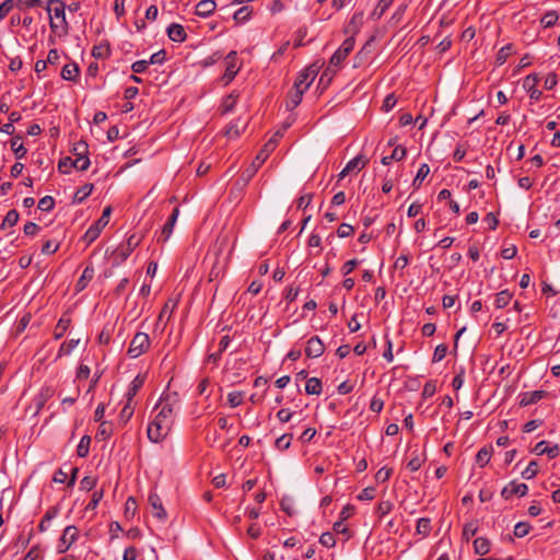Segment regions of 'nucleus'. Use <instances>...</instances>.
<instances>
[{
  "label": "nucleus",
  "mask_w": 560,
  "mask_h": 560,
  "mask_svg": "<svg viewBox=\"0 0 560 560\" xmlns=\"http://www.w3.org/2000/svg\"><path fill=\"white\" fill-rule=\"evenodd\" d=\"M250 14H252V9L249 7H247V5H245V7L240 8L234 13V20L237 23H245L250 18Z\"/></svg>",
  "instance_id": "nucleus-46"
},
{
  "label": "nucleus",
  "mask_w": 560,
  "mask_h": 560,
  "mask_svg": "<svg viewBox=\"0 0 560 560\" xmlns=\"http://www.w3.org/2000/svg\"><path fill=\"white\" fill-rule=\"evenodd\" d=\"M315 77L316 71L314 69H305L302 72H300L299 75L296 77L293 88L298 90H303V92L305 93L308 90Z\"/></svg>",
  "instance_id": "nucleus-12"
},
{
  "label": "nucleus",
  "mask_w": 560,
  "mask_h": 560,
  "mask_svg": "<svg viewBox=\"0 0 560 560\" xmlns=\"http://www.w3.org/2000/svg\"><path fill=\"white\" fill-rule=\"evenodd\" d=\"M89 153V147L88 143L84 141H79L73 147V154L75 155V160L84 161L90 160L88 156Z\"/></svg>",
  "instance_id": "nucleus-33"
},
{
  "label": "nucleus",
  "mask_w": 560,
  "mask_h": 560,
  "mask_svg": "<svg viewBox=\"0 0 560 560\" xmlns=\"http://www.w3.org/2000/svg\"><path fill=\"white\" fill-rule=\"evenodd\" d=\"M490 548H491V542L486 537H478L474 540L475 553H477L479 556H486L487 553H489Z\"/></svg>",
  "instance_id": "nucleus-27"
},
{
  "label": "nucleus",
  "mask_w": 560,
  "mask_h": 560,
  "mask_svg": "<svg viewBox=\"0 0 560 560\" xmlns=\"http://www.w3.org/2000/svg\"><path fill=\"white\" fill-rule=\"evenodd\" d=\"M354 48V38H346L330 58L329 67L339 68Z\"/></svg>",
  "instance_id": "nucleus-6"
},
{
  "label": "nucleus",
  "mask_w": 560,
  "mask_h": 560,
  "mask_svg": "<svg viewBox=\"0 0 560 560\" xmlns=\"http://www.w3.org/2000/svg\"><path fill=\"white\" fill-rule=\"evenodd\" d=\"M79 530L75 526L69 525L63 529V533L58 542V552H66L78 539Z\"/></svg>",
  "instance_id": "nucleus-7"
},
{
  "label": "nucleus",
  "mask_w": 560,
  "mask_h": 560,
  "mask_svg": "<svg viewBox=\"0 0 560 560\" xmlns=\"http://www.w3.org/2000/svg\"><path fill=\"white\" fill-rule=\"evenodd\" d=\"M101 232L97 226L92 224L82 236V241L89 246L100 236Z\"/></svg>",
  "instance_id": "nucleus-38"
},
{
  "label": "nucleus",
  "mask_w": 560,
  "mask_h": 560,
  "mask_svg": "<svg viewBox=\"0 0 560 560\" xmlns=\"http://www.w3.org/2000/svg\"><path fill=\"white\" fill-rule=\"evenodd\" d=\"M10 147H11L12 151L14 152V155L18 160L23 159L27 153L26 148L22 143L21 136L12 137L10 140Z\"/></svg>",
  "instance_id": "nucleus-23"
},
{
  "label": "nucleus",
  "mask_w": 560,
  "mask_h": 560,
  "mask_svg": "<svg viewBox=\"0 0 560 560\" xmlns=\"http://www.w3.org/2000/svg\"><path fill=\"white\" fill-rule=\"evenodd\" d=\"M112 434H113V424L110 422L102 421L98 427L96 438L105 441V440L109 439Z\"/></svg>",
  "instance_id": "nucleus-36"
},
{
  "label": "nucleus",
  "mask_w": 560,
  "mask_h": 560,
  "mask_svg": "<svg viewBox=\"0 0 560 560\" xmlns=\"http://www.w3.org/2000/svg\"><path fill=\"white\" fill-rule=\"evenodd\" d=\"M512 293L509 290L500 291L495 294L494 304L498 308L505 307L512 300Z\"/></svg>",
  "instance_id": "nucleus-35"
},
{
  "label": "nucleus",
  "mask_w": 560,
  "mask_h": 560,
  "mask_svg": "<svg viewBox=\"0 0 560 560\" xmlns=\"http://www.w3.org/2000/svg\"><path fill=\"white\" fill-rule=\"evenodd\" d=\"M65 9L66 5L61 0H48L46 10L49 14V25L51 31L59 35H66L68 33Z\"/></svg>",
  "instance_id": "nucleus-2"
},
{
  "label": "nucleus",
  "mask_w": 560,
  "mask_h": 560,
  "mask_svg": "<svg viewBox=\"0 0 560 560\" xmlns=\"http://www.w3.org/2000/svg\"><path fill=\"white\" fill-rule=\"evenodd\" d=\"M176 305H177V302H176V301H174V300H172V299H170V300L164 304L163 308L161 310L158 320L160 322V320H162L164 317L170 318V317H171V315H172V313H173V311L175 310Z\"/></svg>",
  "instance_id": "nucleus-45"
},
{
  "label": "nucleus",
  "mask_w": 560,
  "mask_h": 560,
  "mask_svg": "<svg viewBox=\"0 0 560 560\" xmlns=\"http://www.w3.org/2000/svg\"><path fill=\"white\" fill-rule=\"evenodd\" d=\"M436 392V384L434 381H428L422 389V397L429 398L432 397Z\"/></svg>",
  "instance_id": "nucleus-61"
},
{
  "label": "nucleus",
  "mask_w": 560,
  "mask_h": 560,
  "mask_svg": "<svg viewBox=\"0 0 560 560\" xmlns=\"http://www.w3.org/2000/svg\"><path fill=\"white\" fill-rule=\"evenodd\" d=\"M280 506L283 512H285L289 516L295 514L294 502L291 498H282L280 501Z\"/></svg>",
  "instance_id": "nucleus-53"
},
{
  "label": "nucleus",
  "mask_w": 560,
  "mask_h": 560,
  "mask_svg": "<svg viewBox=\"0 0 560 560\" xmlns=\"http://www.w3.org/2000/svg\"><path fill=\"white\" fill-rule=\"evenodd\" d=\"M141 236L131 234L126 243L120 244L113 253L114 265L122 264L133 252V249L140 244Z\"/></svg>",
  "instance_id": "nucleus-4"
},
{
  "label": "nucleus",
  "mask_w": 560,
  "mask_h": 560,
  "mask_svg": "<svg viewBox=\"0 0 560 560\" xmlns=\"http://www.w3.org/2000/svg\"><path fill=\"white\" fill-rule=\"evenodd\" d=\"M112 214V207H105L103 210V213L101 218L94 223L95 226H97L101 231L108 224L109 217Z\"/></svg>",
  "instance_id": "nucleus-50"
},
{
  "label": "nucleus",
  "mask_w": 560,
  "mask_h": 560,
  "mask_svg": "<svg viewBox=\"0 0 560 560\" xmlns=\"http://www.w3.org/2000/svg\"><path fill=\"white\" fill-rule=\"evenodd\" d=\"M79 342H80L79 339H70L67 342H62L59 348L57 358H61L63 355H69L73 351V349L77 348Z\"/></svg>",
  "instance_id": "nucleus-37"
},
{
  "label": "nucleus",
  "mask_w": 560,
  "mask_h": 560,
  "mask_svg": "<svg viewBox=\"0 0 560 560\" xmlns=\"http://www.w3.org/2000/svg\"><path fill=\"white\" fill-rule=\"evenodd\" d=\"M96 482H97L96 478L91 477V476H85L80 481V489L83 491H91L96 486Z\"/></svg>",
  "instance_id": "nucleus-59"
},
{
  "label": "nucleus",
  "mask_w": 560,
  "mask_h": 560,
  "mask_svg": "<svg viewBox=\"0 0 560 560\" xmlns=\"http://www.w3.org/2000/svg\"><path fill=\"white\" fill-rule=\"evenodd\" d=\"M178 215H179V208L178 207H175L171 213V215L168 217L166 223L164 224L163 229H162V232H161V235L160 237L158 238L159 242H166L172 233H173V229L175 226V223L178 219Z\"/></svg>",
  "instance_id": "nucleus-15"
},
{
  "label": "nucleus",
  "mask_w": 560,
  "mask_h": 560,
  "mask_svg": "<svg viewBox=\"0 0 560 560\" xmlns=\"http://www.w3.org/2000/svg\"><path fill=\"white\" fill-rule=\"evenodd\" d=\"M217 8L213 0H201L196 5V14L201 18L210 16Z\"/></svg>",
  "instance_id": "nucleus-20"
},
{
  "label": "nucleus",
  "mask_w": 560,
  "mask_h": 560,
  "mask_svg": "<svg viewBox=\"0 0 560 560\" xmlns=\"http://www.w3.org/2000/svg\"><path fill=\"white\" fill-rule=\"evenodd\" d=\"M303 90H298V89H294L292 91H290L289 95H288V101H287V107L288 109H294L296 106L300 105V103L302 102V97H303Z\"/></svg>",
  "instance_id": "nucleus-30"
},
{
  "label": "nucleus",
  "mask_w": 560,
  "mask_h": 560,
  "mask_svg": "<svg viewBox=\"0 0 560 560\" xmlns=\"http://www.w3.org/2000/svg\"><path fill=\"white\" fill-rule=\"evenodd\" d=\"M91 444V438L89 435H83L78 444L77 454L79 457H86L89 455Z\"/></svg>",
  "instance_id": "nucleus-39"
},
{
  "label": "nucleus",
  "mask_w": 560,
  "mask_h": 560,
  "mask_svg": "<svg viewBox=\"0 0 560 560\" xmlns=\"http://www.w3.org/2000/svg\"><path fill=\"white\" fill-rule=\"evenodd\" d=\"M538 474V463L536 460L529 462L527 467L522 471L524 479H533Z\"/></svg>",
  "instance_id": "nucleus-49"
},
{
  "label": "nucleus",
  "mask_w": 560,
  "mask_h": 560,
  "mask_svg": "<svg viewBox=\"0 0 560 560\" xmlns=\"http://www.w3.org/2000/svg\"><path fill=\"white\" fill-rule=\"evenodd\" d=\"M110 54L108 45L94 46L92 49V56L96 59L107 58Z\"/></svg>",
  "instance_id": "nucleus-52"
},
{
  "label": "nucleus",
  "mask_w": 560,
  "mask_h": 560,
  "mask_svg": "<svg viewBox=\"0 0 560 560\" xmlns=\"http://www.w3.org/2000/svg\"><path fill=\"white\" fill-rule=\"evenodd\" d=\"M276 145H277L276 139H270L264 145V148L257 154V156L252 162V164L246 170H244L243 173L241 174V179L244 182V184H247L254 177V175L257 173V171L264 164V162L268 158L269 153L276 148Z\"/></svg>",
  "instance_id": "nucleus-3"
},
{
  "label": "nucleus",
  "mask_w": 560,
  "mask_h": 560,
  "mask_svg": "<svg viewBox=\"0 0 560 560\" xmlns=\"http://www.w3.org/2000/svg\"><path fill=\"white\" fill-rule=\"evenodd\" d=\"M558 19L559 16L556 11H549L541 18V24L545 27H551L557 23Z\"/></svg>",
  "instance_id": "nucleus-54"
},
{
  "label": "nucleus",
  "mask_w": 560,
  "mask_h": 560,
  "mask_svg": "<svg viewBox=\"0 0 560 560\" xmlns=\"http://www.w3.org/2000/svg\"><path fill=\"white\" fill-rule=\"evenodd\" d=\"M513 51V46L511 44H508L505 46H503L497 54V58H495V61L498 65H503L509 56L512 54Z\"/></svg>",
  "instance_id": "nucleus-44"
},
{
  "label": "nucleus",
  "mask_w": 560,
  "mask_h": 560,
  "mask_svg": "<svg viewBox=\"0 0 560 560\" xmlns=\"http://www.w3.org/2000/svg\"><path fill=\"white\" fill-rule=\"evenodd\" d=\"M323 389L322 381L317 377H311L306 381L305 392L307 395H320Z\"/></svg>",
  "instance_id": "nucleus-31"
},
{
  "label": "nucleus",
  "mask_w": 560,
  "mask_h": 560,
  "mask_svg": "<svg viewBox=\"0 0 560 560\" xmlns=\"http://www.w3.org/2000/svg\"><path fill=\"white\" fill-rule=\"evenodd\" d=\"M478 532V521L471 520L467 522L463 527L462 537L465 541H469Z\"/></svg>",
  "instance_id": "nucleus-32"
},
{
  "label": "nucleus",
  "mask_w": 560,
  "mask_h": 560,
  "mask_svg": "<svg viewBox=\"0 0 560 560\" xmlns=\"http://www.w3.org/2000/svg\"><path fill=\"white\" fill-rule=\"evenodd\" d=\"M292 438H293L292 434H289V433L282 434L280 438H278L276 440V443H275L276 447L280 451L288 450L291 445Z\"/></svg>",
  "instance_id": "nucleus-51"
},
{
  "label": "nucleus",
  "mask_w": 560,
  "mask_h": 560,
  "mask_svg": "<svg viewBox=\"0 0 560 560\" xmlns=\"http://www.w3.org/2000/svg\"><path fill=\"white\" fill-rule=\"evenodd\" d=\"M446 353H447L446 345L441 343V345L436 346L434 353H433L432 362L436 363V362L442 361L445 358Z\"/></svg>",
  "instance_id": "nucleus-58"
},
{
  "label": "nucleus",
  "mask_w": 560,
  "mask_h": 560,
  "mask_svg": "<svg viewBox=\"0 0 560 560\" xmlns=\"http://www.w3.org/2000/svg\"><path fill=\"white\" fill-rule=\"evenodd\" d=\"M319 542L327 548H331L336 545V539L331 533L327 532L320 535Z\"/></svg>",
  "instance_id": "nucleus-60"
},
{
  "label": "nucleus",
  "mask_w": 560,
  "mask_h": 560,
  "mask_svg": "<svg viewBox=\"0 0 560 560\" xmlns=\"http://www.w3.org/2000/svg\"><path fill=\"white\" fill-rule=\"evenodd\" d=\"M18 221H19V212L14 209L9 210L3 219L1 228L2 229H5L7 226L12 228L18 223Z\"/></svg>",
  "instance_id": "nucleus-40"
},
{
  "label": "nucleus",
  "mask_w": 560,
  "mask_h": 560,
  "mask_svg": "<svg viewBox=\"0 0 560 560\" xmlns=\"http://www.w3.org/2000/svg\"><path fill=\"white\" fill-rule=\"evenodd\" d=\"M548 395L546 390L524 392L520 394V406L526 407L538 402Z\"/></svg>",
  "instance_id": "nucleus-17"
},
{
  "label": "nucleus",
  "mask_w": 560,
  "mask_h": 560,
  "mask_svg": "<svg viewBox=\"0 0 560 560\" xmlns=\"http://www.w3.org/2000/svg\"><path fill=\"white\" fill-rule=\"evenodd\" d=\"M354 232V229L352 225L350 224H347V223H342L338 230H337V235L341 238L343 237H348L350 235H352Z\"/></svg>",
  "instance_id": "nucleus-63"
},
{
  "label": "nucleus",
  "mask_w": 560,
  "mask_h": 560,
  "mask_svg": "<svg viewBox=\"0 0 560 560\" xmlns=\"http://www.w3.org/2000/svg\"><path fill=\"white\" fill-rule=\"evenodd\" d=\"M93 188V184H85L80 187L73 196V203H82L92 194Z\"/></svg>",
  "instance_id": "nucleus-29"
},
{
  "label": "nucleus",
  "mask_w": 560,
  "mask_h": 560,
  "mask_svg": "<svg viewBox=\"0 0 560 560\" xmlns=\"http://www.w3.org/2000/svg\"><path fill=\"white\" fill-rule=\"evenodd\" d=\"M94 276V268L92 266H86L77 281L75 290L82 291L86 288L88 283L93 279Z\"/></svg>",
  "instance_id": "nucleus-24"
},
{
  "label": "nucleus",
  "mask_w": 560,
  "mask_h": 560,
  "mask_svg": "<svg viewBox=\"0 0 560 560\" xmlns=\"http://www.w3.org/2000/svg\"><path fill=\"white\" fill-rule=\"evenodd\" d=\"M176 399L171 400V397L161 398L156 404L155 409L158 413L148 425V438L153 443L163 441L170 433L174 423V407Z\"/></svg>",
  "instance_id": "nucleus-1"
},
{
  "label": "nucleus",
  "mask_w": 560,
  "mask_h": 560,
  "mask_svg": "<svg viewBox=\"0 0 560 560\" xmlns=\"http://www.w3.org/2000/svg\"><path fill=\"white\" fill-rule=\"evenodd\" d=\"M149 505L152 509V514L159 521L164 522L167 518V513L163 508L162 500L158 493L151 492L148 498Z\"/></svg>",
  "instance_id": "nucleus-13"
},
{
  "label": "nucleus",
  "mask_w": 560,
  "mask_h": 560,
  "mask_svg": "<svg viewBox=\"0 0 560 560\" xmlns=\"http://www.w3.org/2000/svg\"><path fill=\"white\" fill-rule=\"evenodd\" d=\"M37 207L42 211H50L55 207V200L51 196H45L39 199Z\"/></svg>",
  "instance_id": "nucleus-55"
},
{
  "label": "nucleus",
  "mask_w": 560,
  "mask_h": 560,
  "mask_svg": "<svg viewBox=\"0 0 560 560\" xmlns=\"http://www.w3.org/2000/svg\"><path fill=\"white\" fill-rule=\"evenodd\" d=\"M60 512V508L59 505H54V506H50L45 515L43 516L42 521L39 522L38 524V529L39 532L44 533L47 530L48 528V525H49V522L51 520H54L55 517H57V515L59 514Z\"/></svg>",
  "instance_id": "nucleus-21"
},
{
  "label": "nucleus",
  "mask_w": 560,
  "mask_h": 560,
  "mask_svg": "<svg viewBox=\"0 0 560 560\" xmlns=\"http://www.w3.org/2000/svg\"><path fill=\"white\" fill-rule=\"evenodd\" d=\"M145 382V375L138 374L130 383L125 398L128 401H132L137 393L142 388Z\"/></svg>",
  "instance_id": "nucleus-19"
},
{
  "label": "nucleus",
  "mask_w": 560,
  "mask_h": 560,
  "mask_svg": "<svg viewBox=\"0 0 560 560\" xmlns=\"http://www.w3.org/2000/svg\"><path fill=\"white\" fill-rule=\"evenodd\" d=\"M417 533L423 536H428L431 532V521L427 517H421L417 522Z\"/></svg>",
  "instance_id": "nucleus-43"
},
{
  "label": "nucleus",
  "mask_w": 560,
  "mask_h": 560,
  "mask_svg": "<svg viewBox=\"0 0 560 560\" xmlns=\"http://www.w3.org/2000/svg\"><path fill=\"white\" fill-rule=\"evenodd\" d=\"M492 451V446L481 447L476 455L477 465H479L481 468L485 467L490 462Z\"/></svg>",
  "instance_id": "nucleus-28"
},
{
  "label": "nucleus",
  "mask_w": 560,
  "mask_h": 560,
  "mask_svg": "<svg viewBox=\"0 0 560 560\" xmlns=\"http://www.w3.org/2000/svg\"><path fill=\"white\" fill-rule=\"evenodd\" d=\"M532 526L529 523L527 522H518L515 526H514V536L517 537V538H522V537H525L529 530H530Z\"/></svg>",
  "instance_id": "nucleus-48"
},
{
  "label": "nucleus",
  "mask_w": 560,
  "mask_h": 560,
  "mask_svg": "<svg viewBox=\"0 0 560 560\" xmlns=\"http://www.w3.org/2000/svg\"><path fill=\"white\" fill-rule=\"evenodd\" d=\"M70 325L71 318L66 315H62L55 327L54 338L61 339L66 331L69 329Z\"/></svg>",
  "instance_id": "nucleus-25"
},
{
  "label": "nucleus",
  "mask_w": 560,
  "mask_h": 560,
  "mask_svg": "<svg viewBox=\"0 0 560 560\" xmlns=\"http://www.w3.org/2000/svg\"><path fill=\"white\" fill-rule=\"evenodd\" d=\"M536 455H547L550 459H553L559 456V446L558 444H553L549 446L546 441L538 442L534 448L532 450Z\"/></svg>",
  "instance_id": "nucleus-16"
},
{
  "label": "nucleus",
  "mask_w": 560,
  "mask_h": 560,
  "mask_svg": "<svg viewBox=\"0 0 560 560\" xmlns=\"http://www.w3.org/2000/svg\"><path fill=\"white\" fill-rule=\"evenodd\" d=\"M151 340L149 335L139 331L132 337L127 353L130 358L137 359L149 350Z\"/></svg>",
  "instance_id": "nucleus-5"
},
{
  "label": "nucleus",
  "mask_w": 560,
  "mask_h": 560,
  "mask_svg": "<svg viewBox=\"0 0 560 560\" xmlns=\"http://www.w3.org/2000/svg\"><path fill=\"white\" fill-rule=\"evenodd\" d=\"M42 551L38 546H33L24 557V560H42Z\"/></svg>",
  "instance_id": "nucleus-64"
},
{
  "label": "nucleus",
  "mask_w": 560,
  "mask_h": 560,
  "mask_svg": "<svg viewBox=\"0 0 560 560\" xmlns=\"http://www.w3.org/2000/svg\"><path fill=\"white\" fill-rule=\"evenodd\" d=\"M90 166V160H75V159H72L71 156H65L62 159H60L59 163H58V170L61 172V173H65V174H68L70 173L71 168H75L78 171H86Z\"/></svg>",
  "instance_id": "nucleus-8"
},
{
  "label": "nucleus",
  "mask_w": 560,
  "mask_h": 560,
  "mask_svg": "<svg viewBox=\"0 0 560 560\" xmlns=\"http://www.w3.org/2000/svg\"><path fill=\"white\" fill-rule=\"evenodd\" d=\"M166 52L164 49H161L153 55H151L149 61V65H162L165 61Z\"/></svg>",
  "instance_id": "nucleus-62"
},
{
  "label": "nucleus",
  "mask_w": 560,
  "mask_h": 560,
  "mask_svg": "<svg viewBox=\"0 0 560 560\" xmlns=\"http://www.w3.org/2000/svg\"><path fill=\"white\" fill-rule=\"evenodd\" d=\"M167 36L172 42L183 43L187 38V34L185 28L178 23H172L167 30Z\"/></svg>",
  "instance_id": "nucleus-18"
},
{
  "label": "nucleus",
  "mask_w": 560,
  "mask_h": 560,
  "mask_svg": "<svg viewBox=\"0 0 560 560\" xmlns=\"http://www.w3.org/2000/svg\"><path fill=\"white\" fill-rule=\"evenodd\" d=\"M369 163V160L364 155H357L351 159L346 165V172H360Z\"/></svg>",
  "instance_id": "nucleus-26"
},
{
  "label": "nucleus",
  "mask_w": 560,
  "mask_h": 560,
  "mask_svg": "<svg viewBox=\"0 0 560 560\" xmlns=\"http://www.w3.org/2000/svg\"><path fill=\"white\" fill-rule=\"evenodd\" d=\"M538 82L539 77L536 73H530L523 80V89L528 93L532 102H538L542 96V92L537 89Z\"/></svg>",
  "instance_id": "nucleus-9"
},
{
  "label": "nucleus",
  "mask_w": 560,
  "mask_h": 560,
  "mask_svg": "<svg viewBox=\"0 0 560 560\" xmlns=\"http://www.w3.org/2000/svg\"><path fill=\"white\" fill-rule=\"evenodd\" d=\"M243 401L242 392H231L228 394V402L232 408L240 406Z\"/></svg>",
  "instance_id": "nucleus-57"
},
{
  "label": "nucleus",
  "mask_w": 560,
  "mask_h": 560,
  "mask_svg": "<svg viewBox=\"0 0 560 560\" xmlns=\"http://www.w3.org/2000/svg\"><path fill=\"white\" fill-rule=\"evenodd\" d=\"M60 242L55 240H47L44 242L42 246V254L44 255H51L56 253L59 249Z\"/></svg>",
  "instance_id": "nucleus-47"
},
{
  "label": "nucleus",
  "mask_w": 560,
  "mask_h": 560,
  "mask_svg": "<svg viewBox=\"0 0 560 560\" xmlns=\"http://www.w3.org/2000/svg\"><path fill=\"white\" fill-rule=\"evenodd\" d=\"M236 100L237 95H235L234 93L229 94L222 103L223 113L232 112L233 108L235 107Z\"/></svg>",
  "instance_id": "nucleus-56"
},
{
  "label": "nucleus",
  "mask_w": 560,
  "mask_h": 560,
  "mask_svg": "<svg viewBox=\"0 0 560 560\" xmlns=\"http://www.w3.org/2000/svg\"><path fill=\"white\" fill-rule=\"evenodd\" d=\"M325 351V346L318 336L311 337L306 342L305 355L311 359L319 358Z\"/></svg>",
  "instance_id": "nucleus-11"
},
{
  "label": "nucleus",
  "mask_w": 560,
  "mask_h": 560,
  "mask_svg": "<svg viewBox=\"0 0 560 560\" xmlns=\"http://www.w3.org/2000/svg\"><path fill=\"white\" fill-rule=\"evenodd\" d=\"M236 52L231 51L228 54L224 60L225 70L222 75V81L224 82V85H228L232 80L235 78V75L238 72V68L236 66Z\"/></svg>",
  "instance_id": "nucleus-10"
},
{
  "label": "nucleus",
  "mask_w": 560,
  "mask_h": 560,
  "mask_svg": "<svg viewBox=\"0 0 560 560\" xmlns=\"http://www.w3.org/2000/svg\"><path fill=\"white\" fill-rule=\"evenodd\" d=\"M133 412L135 406L132 405V401L126 400L125 406L120 410L119 418L124 423H127L131 419Z\"/></svg>",
  "instance_id": "nucleus-41"
},
{
  "label": "nucleus",
  "mask_w": 560,
  "mask_h": 560,
  "mask_svg": "<svg viewBox=\"0 0 560 560\" xmlns=\"http://www.w3.org/2000/svg\"><path fill=\"white\" fill-rule=\"evenodd\" d=\"M79 73L80 69L75 62L67 63L61 69V78L67 81H75Z\"/></svg>",
  "instance_id": "nucleus-22"
},
{
  "label": "nucleus",
  "mask_w": 560,
  "mask_h": 560,
  "mask_svg": "<svg viewBox=\"0 0 560 560\" xmlns=\"http://www.w3.org/2000/svg\"><path fill=\"white\" fill-rule=\"evenodd\" d=\"M429 173H430L429 165L427 163L421 164L417 172V175L412 182V186L415 189L420 188L422 182L424 180V178L428 176Z\"/></svg>",
  "instance_id": "nucleus-34"
},
{
  "label": "nucleus",
  "mask_w": 560,
  "mask_h": 560,
  "mask_svg": "<svg viewBox=\"0 0 560 560\" xmlns=\"http://www.w3.org/2000/svg\"><path fill=\"white\" fill-rule=\"evenodd\" d=\"M527 491H528V487L526 483H518L516 481H511L509 485H506L502 489L501 495L505 500H509L513 495L524 497V495H526Z\"/></svg>",
  "instance_id": "nucleus-14"
},
{
  "label": "nucleus",
  "mask_w": 560,
  "mask_h": 560,
  "mask_svg": "<svg viewBox=\"0 0 560 560\" xmlns=\"http://www.w3.org/2000/svg\"><path fill=\"white\" fill-rule=\"evenodd\" d=\"M245 128V122H243L241 126H240V119H237L235 122L231 124L226 130H225V135L226 137L233 139V138H237L240 135H241V131Z\"/></svg>",
  "instance_id": "nucleus-42"
}]
</instances>
